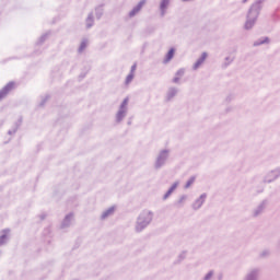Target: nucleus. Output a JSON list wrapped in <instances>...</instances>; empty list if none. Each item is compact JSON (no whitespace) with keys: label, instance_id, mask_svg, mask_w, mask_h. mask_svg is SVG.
<instances>
[{"label":"nucleus","instance_id":"1","mask_svg":"<svg viewBox=\"0 0 280 280\" xmlns=\"http://www.w3.org/2000/svg\"><path fill=\"white\" fill-rule=\"evenodd\" d=\"M12 89H14V83H9V84H7V85L0 91V100H3V97H5V95H8V93H10V91H12Z\"/></svg>","mask_w":280,"mask_h":280},{"label":"nucleus","instance_id":"2","mask_svg":"<svg viewBox=\"0 0 280 280\" xmlns=\"http://www.w3.org/2000/svg\"><path fill=\"white\" fill-rule=\"evenodd\" d=\"M176 187H178V183H175L172 185V187L168 189V191L165 194L164 198L167 199L170 198V196H172V192L174 191V189H176Z\"/></svg>","mask_w":280,"mask_h":280},{"label":"nucleus","instance_id":"3","mask_svg":"<svg viewBox=\"0 0 280 280\" xmlns=\"http://www.w3.org/2000/svg\"><path fill=\"white\" fill-rule=\"evenodd\" d=\"M174 48H171L168 50V52L166 54V58H165V62H170V60H172V58H174Z\"/></svg>","mask_w":280,"mask_h":280},{"label":"nucleus","instance_id":"4","mask_svg":"<svg viewBox=\"0 0 280 280\" xmlns=\"http://www.w3.org/2000/svg\"><path fill=\"white\" fill-rule=\"evenodd\" d=\"M203 60H207V52H203L201 55L200 59L196 63V67H200V65H202Z\"/></svg>","mask_w":280,"mask_h":280},{"label":"nucleus","instance_id":"5","mask_svg":"<svg viewBox=\"0 0 280 280\" xmlns=\"http://www.w3.org/2000/svg\"><path fill=\"white\" fill-rule=\"evenodd\" d=\"M168 4H170V0H163L161 3V9L165 10V8H167Z\"/></svg>","mask_w":280,"mask_h":280},{"label":"nucleus","instance_id":"6","mask_svg":"<svg viewBox=\"0 0 280 280\" xmlns=\"http://www.w3.org/2000/svg\"><path fill=\"white\" fill-rule=\"evenodd\" d=\"M213 277V272H209L207 276H206V280H209Z\"/></svg>","mask_w":280,"mask_h":280},{"label":"nucleus","instance_id":"7","mask_svg":"<svg viewBox=\"0 0 280 280\" xmlns=\"http://www.w3.org/2000/svg\"><path fill=\"white\" fill-rule=\"evenodd\" d=\"M129 82H132V75H128V77H127V84H128Z\"/></svg>","mask_w":280,"mask_h":280},{"label":"nucleus","instance_id":"8","mask_svg":"<svg viewBox=\"0 0 280 280\" xmlns=\"http://www.w3.org/2000/svg\"><path fill=\"white\" fill-rule=\"evenodd\" d=\"M142 5H145V1L139 3V8H141Z\"/></svg>","mask_w":280,"mask_h":280},{"label":"nucleus","instance_id":"9","mask_svg":"<svg viewBox=\"0 0 280 280\" xmlns=\"http://www.w3.org/2000/svg\"><path fill=\"white\" fill-rule=\"evenodd\" d=\"M124 104H128V100H125V101H124Z\"/></svg>","mask_w":280,"mask_h":280},{"label":"nucleus","instance_id":"10","mask_svg":"<svg viewBox=\"0 0 280 280\" xmlns=\"http://www.w3.org/2000/svg\"><path fill=\"white\" fill-rule=\"evenodd\" d=\"M184 1H187V0H184Z\"/></svg>","mask_w":280,"mask_h":280}]
</instances>
